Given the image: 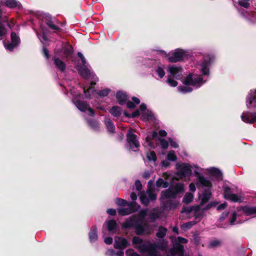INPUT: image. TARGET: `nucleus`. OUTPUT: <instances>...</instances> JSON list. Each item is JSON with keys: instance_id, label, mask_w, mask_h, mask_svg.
Here are the masks:
<instances>
[{"instance_id": "nucleus-3", "label": "nucleus", "mask_w": 256, "mask_h": 256, "mask_svg": "<svg viewBox=\"0 0 256 256\" xmlns=\"http://www.w3.org/2000/svg\"><path fill=\"white\" fill-rule=\"evenodd\" d=\"M215 60V56L212 54L206 53L202 55V58L196 64V68L200 72V76L204 79L208 80L210 76V68Z\"/></svg>"}, {"instance_id": "nucleus-34", "label": "nucleus", "mask_w": 256, "mask_h": 256, "mask_svg": "<svg viewBox=\"0 0 256 256\" xmlns=\"http://www.w3.org/2000/svg\"><path fill=\"white\" fill-rule=\"evenodd\" d=\"M104 124L106 128L110 132H114L115 130V126L114 123L109 118H106L104 119Z\"/></svg>"}, {"instance_id": "nucleus-16", "label": "nucleus", "mask_w": 256, "mask_h": 256, "mask_svg": "<svg viewBox=\"0 0 256 256\" xmlns=\"http://www.w3.org/2000/svg\"><path fill=\"white\" fill-rule=\"evenodd\" d=\"M126 206L128 208H120L118 209L119 214L123 216L128 215L137 211L140 208V206L135 202H130Z\"/></svg>"}, {"instance_id": "nucleus-5", "label": "nucleus", "mask_w": 256, "mask_h": 256, "mask_svg": "<svg viewBox=\"0 0 256 256\" xmlns=\"http://www.w3.org/2000/svg\"><path fill=\"white\" fill-rule=\"evenodd\" d=\"M154 52L163 58H167L168 62H171L182 61L188 56V50L180 48L168 54L163 50H156Z\"/></svg>"}, {"instance_id": "nucleus-24", "label": "nucleus", "mask_w": 256, "mask_h": 256, "mask_svg": "<svg viewBox=\"0 0 256 256\" xmlns=\"http://www.w3.org/2000/svg\"><path fill=\"white\" fill-rule=\"evenodd\" d=\"M140 110L141 112L142 117V119L149 120H152L153 118V114L146 108V106L144 104H142L140 106Z\"/></svg>"}, {"instance_id": "nucleus-47", "label": "nucleus", "mask_w": 256, "mask_h": 256, "mask_svg": "<svg viewBox=\"0 0 256 256\" xmlns=\"http://www.w3.org/2000/svg\"><path fill=\"white\" fill-rule=\"evenodd\" d=\"M88 124L92 128L94 129H96V128H98V124L96 120H88Z\"/></svg>"}, {"instance_id": "nucleus-26", "label": "nucleus", "mask_w": 256, "mask_h": 256, "mask_svg": "<svg viewBox=\"0 0 256 256\" xmlns=\"http://www.w3.org/2000/svg\"><path fill=\"white\" fill-rule=\"evenodd\" d=\"M0 2L11 8H18L19 9L22 8L21 4L16 0H1Z\"/></svg>"}, {"instance_id": "nucleus-49", "label": "nucleus", "mask_w": 256, "mask_h": 256, "mask_svg": "<svg viewBox=\"0 0 256 256\" xmlns=\"http://www.w3.org/2000/svg\"><path fill=\"white\" fill-rule=\"evenodd\" d=\"M126 256H140V255L132 249H128L126 252Z\"/></svg>"}, {"instance_id": "nucleus-55", "label": "nucleus", "mask_w": 256, "mask_h": 256, "mask_svg": "<svg viewBox=\"0 0 256 256\" xmlns=\"http://www.w3.org/2000/svg\"><path fill=\"white\" fill-rule=\"evenodd\" d=\"M148 209H143L139 212V214L142 218H144L148 214Z\"/></svg>"}, {"instance_id": "nucleus-18", "label": "nucleus", "mask_w": 256, "mask_h": 256, "mask_svg": "<svg viewBox=\"0 0 256 256\" xmlns=\"http://www.w3.org/2000/svg\"><path fill=\"white\" fill-rule=\"evenodd\" d=\"M224 198L227 200L233 202H240L241 198L238 195L234 194L232 190L226 184L223 186Z\"/></svg>"}, {"instance_id": "nucleus-6", "label": "nucleus", "mask_w": 256, "mask_h": 256, "mask_svg": "<svg viewBox=\"0 0 256 256\" xmlns=\"http://www.w3.org/2000/svg\"><path fill=\"white\" fill-rule=\"evenodd\" d=\"M122 226L124 228H134L136 233L138 235L142 234L144 233H150L148 226L146 224H143L136 218L130 217L128 218L122 224Z\"/></svg>"}, {"instance_id": "nucleus-45", "label": "nucleus", "mask_w": 256, "mask_h": 256, "mask_svg": "<svg viewBox=\"0 0 256 256\" xmlns=\"http://www.w3.org/2000/svg\"><path fill=\"white\" fill-rule=\"evenodd\" d=\"M116 204L120 206H125L130 202H127L126 200L122 198H116L115 201Z\"/></svg>"}, {"instance_id": "nucleus-31", "label": "nucleus", "mask_w": 256, "mask_h": 256, "mask_svg": "<svg viewBox=\"0 0 256 256\" xmlns=\"http://www.w3.org/2000/svg\"><path fill=\"white\" fill-rule=\"evenodd\" d=\"M89 239L91 242H95L98 239L97 228L96 226H94L90 229L89 232Z\"/></svg>"}, {"instance_id": "nucleus-44", "label": "nucleus", "mask_w": 256, "mask_h": 256, "mask_svg": "<svg viewBox=\"0 0 256 256\" xmlns=\"http://www.w3.org/2000/svg\"><path fill=\"white\" fill-rule=\"evenodd\" d=\"M196 223V222L194 220L186 222L182 226V228L184 230L189 229Z\"/></svg>"}, {"instance_id": "nucleus-11", "label": "nucleus", "mask_w": 256, "mask_h": 256, "mask_svg": "<svg viewBox=\"0 0 256 256\" xmlns=\"http://www.w3.org/2000/svg\"><path fill=\"white\" fill-rule=\"evenodd\" d=\"M78 70L80 74L84 78L86 79L90 78L92 79V81L90 82V86H94L96 82L98 81V78L96 76L93 72L88 67L86 64L78 66Z\"/></svg>"}, {"instance_id": "nucleus-9", "label": "nucleus", "mask_w": 256, "mask_h": 256, "mask_svg": "<svg viewBox=\"0 0 256 256\" xmlns=\"http://www.w3.org/2000/svg\"><path fill=\"white\" fill-rule=\"evenodd\" d=\"M176 175L180 178L190 176L192 174V166L189 163L180 162L176 165Z\"/></svg>"}, {"instance_id": "nucleus-8", "label": "nucleus", "mask_w": 256, "mask_h": 256, "mask_svg": "<svg viewBox=\"0 0 256 256\" xmlns=\"http://www.w3.org/2000/svg\"><path fill=\"white\" fill-rule=\"evenodd\" d=\"M70 92L73 96L72 102L74 104L75 106L80 110L82 112L88 111V114L91 116H94V112L89 106L88 104L86 102L77 100L78 98L80 96V94L76 93L73 89H70Z\"/></svg>"}, {"instance_id": "nucleus-62", "label": "nucleus", "mask_w": 256, "mask_h": 256, "mask_svg": "<svg viewBox=\"0 0 256 256\" xmlns=\"http://www.w3.org/2000/svg\"><path fill=\"white\" fill-rule=\"evenodd\" d=\"M112 238L111 237H106L104 238V242L107 244H110L112 243Z\"/></svg>"}, {"instance_id": "nucleus-28", "label": "nucleus", "mask_w": 256, "mask_h": 256, "mask_svg": "<svg viewBox=\"0 0 256 256\" xmlns=\"http://www.w3.org/2000/svg\"><path fill=\"white\" fill-rule=\"evenodd\" d=\"M44 18L46 20V24L50 28L53 30H59L60 28L59 26H56L53 21L52 20L51 16L49 14H44Z\"/></svg>"}, {"instance_id": "nucleus-52", "label": "nucleus", "mask_w": 256, "mask_h": 256, "mask_svg": "<svg viewBox=\"0 0 256 256\" xmlns=\"http://www.w3.org/2000/svg\"><path fill=\"white\" fill-rule=\"evenodd\" d=\"M37 36L39 40H40V42L42 43H44V42H46L47 40V37L46 36V34L43 32V34L42 36H40L38 33H36Z\"/></svg>"}, {"instance_id": "nucleus-37", "label": "nucleus", "mask_w": 256, "mask_h": 256, "mask_svg": "<svg viewBox=\"0 0 256 256\" xmlns=\"http://www.w3.org/2000/svg\"><path fill=\"white\" fill-rule=\"evenodd\" d=\"M166 232V228L163 226H160L158 228V232H156V236L158 238H163L165 236Z\"/></svg>"}, {"instance_id": "nucleus-30", "label": "nucleus", "mask_w": 256, "mask_h": 256, "mask_svg": "<svg viewBox=\"0 0 256 256\" xmlns=\"http://www.w3.org/2000/svg\"><path fill=\"white\" fill-rule=\"evenodd\" d=\"M162 213V212H161L160 208H154L152 210V212L149 214L150 218L152 220V221L154 222L157 218H160Z\"/></svg>"}, {"instance_id": "nucleus-39", "label": "nucleus", "mask_w": 256, "mask_h": 256, "mask_svg": "<svg viewBox=\"0 0 256 256\" xmlns=\"http://www.w3.org/2000/svg\"><path fill=\"white\" fill-rule=\"evenodd\" d=\"M166 158L168 160L175 162L177 159V157L176 155L175 152L174 150L170 151L166 156Z\"/></svg>"}, {"instance_id": "nucleus-12", "label": "nucleus", "mask_w": 256, "mask_h": 256, "mask_svg": "<svg viewBox=\"0 0 256 256\" xmlns=\"http://www.w3.org/2000/svg\"><path fill=\"white\" fill-rule=\"evenodd\" d=\"M205 210L203 208L202 205L193 206L191 207H184L182 210V213H192L195 219H202L204 216Z\"/></svg>"}, {"instance_id": "nucleus-36", "label": "nucleus", "mask_w": 256, "mask_h": 256, "mask_svg": "<svg viewBox=\"0 0 256 256\" xmlns=\"http://www.w3.org/2000/svg\"><path fill=\"white\" fill-rule=\"evenodd\" d=\"M110 113L114 117H118L121 114V108L118 106H114L110 111Z\"/></svg>"}, {"instance_id": "nucleus-2", "label": "nucleus", "mask_w": 256, "mask_h": 256, "mask_svg": "<svg viewBox=\"0 0 256 256\" xmlns=\"http://www.w3.org/2000/svg\"><path fill=\"white\" fill-rule=\"evenodd\" d=\"M207 82L202 76L195 72H190L182 80L183 86L178 88V92L186 94L192 92L194 88L197 89L201 87Z\"/></svg>"}, {"instance_id": "nucleus-61", "label": "nucleus", "mask_w": 256, "mask_h": 256, "mask_svg": "<svg viewBox=\"0 0 256 256\" xmlns=\"http://www.w3.org/2000/svg\"><path fill=\"white\" fill-rule=\"evenodd\" d=\"M127 107L129 108H133L136 107V104L130 101H128L126 102Z\"/></svg>"}, {"instance_id": "nucleus-29", "label": "nucleus", "mask_w": 256, "mask_h": 256, "mask_svg": "<svg viewBox=\"0 0 256 256\" xmlns=\"http://www.w3.org/2000/svg\"><path fill=\"white\" fill-rule=\"evenodd\" d=\"M154 74L158 75V78H162L165 75L164 66L160 64L156 66L154 70Z\"/></svg>"}, {"instance_id": "nucleus-22", "label": "nucleus", "mask_w": 256, "mask_h": 256, "mask_svg": "<svg viewBox=\"0 0 256 256\" xmlns=\"http://www.w3.org/2000/svg\"><path fill=\"white\" fill-rule=\"evenodd\" d=\"M128 245L126 239L120 237L116 236L114 238V247L116 249L124 250Z\"/></svg>"}, {"instance_id": "nucleus-56", "label": "nucleus", "mask_w": 256, "mask_h": 256, "mask_svg": "<svg viewBox=\"0 0 256 256\" xmlns=\"http://www.w3.org/2000/svg\"><path fill=\"white\" fill-rule=\"evenodd\" d=\"M135 186L136 187V189L138 191L140 190H142V184H141L139 180H136V182H135Z\"/></svg>"}, {"instance_id": "nucleus-48", "label": "nucleus", "mask_w": 256, "mask_h": 256, "mask_svg": "<svg viewBox=\"0 0 256 256\" xmlns=\"http://www.w3.org/2000/svg\"><path fill=\"white\" fill-rule=\"evenodd\" d=\"M238 4L244 8H248L250 6L249 0H240Z\"/></svg>"}, {"instance_id": "nucleus-50", "label": "nucleus", "mask_w": 256, "mask_h": 256, "mask_svg": "<svg viewBox=\"0 0 256 256\" xmlns=\"http://www.w3.org/2000/svg\"><path fill=\"white\" fill-rule=\"evenodd\" d=\"M218 203L216 202H212L208 203L205 207H203L204 210L206 211L211 208L212 207L216 206Z\"/></svg>"}, {"instance_id": "nucleus-20", "label": "nucleus", "mask_w": 256, "mask_h": 256, "mask_svg": "<svg viewBox=\"0 0 256 256\" xmlns=\"http://www.w3.org/2000/svg\"><path fill=\"white\" fill-rule=\"evenodd\" d=\"M10 37L11 42L10 43L6 44L5 42H4V48L10 52L12 51L20 43V37L16 35V32H12Z\"/></svg>"}, {"instance_id": "nucleus-46", "label": "nucleus", "mask_w": 256, "mask_h": 256, "mask_svg": "<svg viewBox=\"0 0 256 256\" xmlns=\"http://www.w3.org/2000/svg\"><path fill=\"white\" fill-rule=\"evenodd\" d=\"M160 144L163 149H166L168 146V142L164 138H160Z\"/></svg>"}, {"instance_id": "nucleus-4", "label": "nucleus", "mask_w": 256, "mask_h": 256, "mask_svg": "<svg viewBox=\"0 0 256 256\" xmlns=\"http://www.w3.org/2000/svg\"><path fill=\"white\" fill-rule=\"evenodd\" d=\"M196 186L198 189H204L202 192L200 204L203 205L210 200L212 196V184L211 182L204 176H198L196 182Z\"/></svg>"}, {"instance_id": "nucleus-21", "label": "nucleus", "mask_w": 256, "mask_h": 256, "mask_svg": "<svg viewBox=\"0 0 256 256\" xmlns=\"http://www.w3.org/2000/svg\"><path fill=\"white\" fill-rule=\"evenodd\" d=\"M241 118L246 123L250 124L254 123L256 122V112H244L241 115Z\"/></svg>"}, {"instance_id": "nucleus-53", "label": "nucleus", "mask_w": 256, "mask_h": 256, "mask_svg": "<svg viewBox=\"0 0 256 256\" xmlns=\"http://www.w3.org/2000/svg\"><path fill=\"white\" fill-rule=\"evenodd\" d=\"M170 145L172 147L174 148H178V144H177V142L174 140H172L171 138H170L168 139Z\"/></svg>"}, {"instance_id": "nucleus-58", "label": "nucleus", "mask_w": 256, "mask_h": 256, "mask_svg": "<svg viewBox=\"0 0 256 256\" xmlns=\"http://www.w3.org/2000/svg\"><path fill=\"white\" fill-rule=\"evenodd\" d=\"M164 180L162 178H159L156 182V186L158 188L162 186Z\"/></svg>"}, {"instance_id": "nucleus-25", "label": "nucleus", "mask_w": 256, "mask_h": 256, "mask_svg": "<svg viewBox=\"0 0 256 256\" xmlns=\"http://www.w3.org/2000/svg\"><path fill=\"white\" fill-rule=\"evenodd\" d=\"M152 244L154 245V252L156 254H158L159 255L158 252H157V250H159L161 251H164L168 246V242L166 240H160L155 243H152Z\"/></svg>"}, {"instance_id": "nucleus-35", "label": "nucleus", "mask_w": 256, "mask_h": 256, "mask_svg": "<svg viewBox=\"0 0 256 256\" xmlns=\"http://www.w3.org/2000/svg\"><path fill=\"white\" fill-rule=\"evenodd\" d=\"M105 226H106L109 231L112 232L116 228V222L114 220H110L107 221L103 227L104 228Z\"/></svg>"}, {"instance_id": "nucleus-27", "label": "nucleus", "mask_w": 256, "mask_h": 256, "mask_svg": "<svg viewBox=\"0 0 256 256\" xmlns=\"http://www.w3.org/2000/svg\"><path fill=\"white\" fill-rule=\"evenodd\" d=\"M116 98L118 101V103L120 105H123L126 104L128 99L126 94L122 91H118L116 94Z\"/></svg>"}, {"instance_id": "nucleus-23", "label": "nucleus", "mask_w": 256, "mask_h": 256, "mask_svg": "<svg viewBox=\"0 0 256 256\" xmlns=\"http://www.w3.org/2000/svg\"><path fill=\"white\" fill-rule=\"evenodd\" d=\"M74 50L71 45L66 44L61 51L58 52V56L62 57V58H70L73 54Z\"/></svg>"}, {"instance_id": "nucleus-13", "label": "nucleus", "mask_w": 256, "mask_h": 256, "mask_svg": "<svg viewBox=\"0 0 256 256\" xmlns=\"http://www.w3.org/2000/svg\"><path fill=\"white\" fill-rule=\"evenodd\" d=\"M126 136L128 148L134 152H136L140 146V143L137 140L136 135L134 134L132 130H130L126 134Z\"/></svg>"}, {"instance_id": "nucleus-60", "label": "nucleus", "mask_w": 256, "mask_h": 256, "mask_svg": "<svg viewBox=\"0 0 256 256\" xmlns=\"http://www.w3.org/2000/svg\"><path fill=\"white\" fill-rule=\"evenodd\" d=\"M151 174H152V172H150V171H145L144 174H143V175H142V176L145 179H148L150 175H151Z\"/></svg>"}, {"instance_id": "nucleus-19", "label": "nucleus", "mask_w": 256, "mask_h": 256, "mask_svg": "<svg viewBox=\"0 0 256 256\" xmlns=\"http://www.w3.org/2000/svg\"><path fill=\"white\" fill-rule=\"evenodd\" d=\"M246 105L248 109L256 110V89L250 90L246 97Z\"/></svg>"}, {"instance_id": "nucleus-43", "label": "nucleus", "mask_w": 256, "mask_h": 256, "mask_svg": "<svg viewBox=\"0 0 256 256\" xmlns=\"http://www.w3.org/2000/svg\"><path fill=\"white\" fill-rule=\"evenodd\" d=\"M172 78H173L172 76L168 75L166 82L170 86L176 87L178 86V83L176 80H173Z\"/></svg>"}, {"instance_id": "nucleus-14", "label": "nucleus", "mask_w": 256, "mask_h": 256, "mask_svg": "<svg viewBox=\"0 0 256 256\" xmlns=\"http://www.w3.org/2000/svg\"><path fill=\"white\" fill-rule=\"evenodd\" d=\"M168 74H170L168 76H172L173 78H176V80H182V78H184V70L180 66H169L168 68Z\"/></svg>"}, {"instance_id": "nucleus-10", "label": "nucleus", "mask_w": 256, "mask_h": 256, "mask_svg": "<svg viewBox=\"0 0 256 256\" xmlns=\"http://www.w3.org/2000/svg\"><path fill=\"white\" fill-rule=\"evenodd\" d=\"M94 86H88L86 89V87L83 88L84 92L86 98H89L91 95H93L95 97L98 96L100 97H104L107 96L111 91L110 89L106 88L98 91L96 90L92 87Z\"/></svg>"}, {"instance_id": "nucleus-40", "label": "nucleus", "mask_w": 256, "mask_h": 256, "mask_svg": "<svg viewBox=\"0 0 256 256\" xmlns=\"http://www.w3.org/2000/svg\"><path fill=\"white\" fill-rule=\"evenodd\" d=\"M193 199H194L193 194L192 193H190V192H188L185 194V196L183 198V202H184V203L188 204V203H190L191 202H192Z\"/></svg>"}, {"instance_id": "nucleus-63", "label": "nucleus", "mask_w": 256, "mask_h": 256, "mask_svg": "<svg viewBox=\"0 0 256 256\" xmlns=\"http://www.w3.org/2000/svg\"><path fill=\"white\" fill-rule=\"evenodd\" d=\"M226 206H227L226 202H224L223 204H222L218 206L217 210H224L226 208Z\"/></svg>"}, {"instance_id": "nucleus-15", "label": "nucleus", "mask_w": 256, "mask_h": 256, "mask_svg": "<svg viewBox=\"0 0 256 256\" xmlns=\"http://www.w3.org/2000/svg\"><path fill=\"white\" fill-rule=\"evenodd\" d=\"M152 243L149 241L142 242L141 244L138 245L136 248L139 250L140 252H147L146 256H158V254H156L153 250Z\"/></svg>"}, {"instance_id": "nucleus-51", "label": "nucleus", "mask_w": 256, "mask_h": 256, "mask_svg": "<svg viewBox=\"0 0 256 256\" xmlns=\"http://www.w3.org/2000/svg\"><path fill=\"white\" fill-rule=\"evenodd\" d=\"M132 243L135 244L139 245L142 244V240L138 236H134L132 238Z\"/></svg>"}, {"instance_id": "nucleus-33", "label": "nucleus", "mask_w": 256, "mask_h": 256, "mask_svg": "<svg viewBox=\"0 0 256 256\" xmlns=\"http://www.w3.org/2000/svg\"><path fill=\"white\" fill-rule=\"evenodd\" d=\"M209 172L218 179L222 178V174L221 171L216 168H210L208 169Z\"/></svg>"}, {"instance_id": "nucleus-7", "label": "nucleus", "mask_w": 256, "mask_h": 256, "mask_svg": "<svg viewBox=\"0 0 256 256\" xmlns=\"http://www.w3.org/2000/svg\"><path fill=\"white\" fill-rule=\"evenodd\" d=\"M242 214H244L246 216H250L256 214V206H244L238 207L236 210L232 214L230 220V224L234 225L235 224L242 222H236V219L238 216Z\"/></svg>"}, {"instance_id": "nucleus-41", "label": "nucleus", "mask_w": 256, "mask_h": 256, "mask_svg": "<svg viewBox=\"0 0 256 256\" xmlns=\"http://www.w3.org/2000/svg\"><path fill=\"white\" fill-rule=\"evenodd\" d=\"M146 158L149 161L156 162V154L154 151H151L148 152L146 154Z\"/></svg>"}, {"instance_id": "nucleus-32", "label": "nucleus", "mask_w": 256, "mask_h": 256, "mask_svg": "<svg viewBox=\"0 0 256 256\" xmlns=\"http://www.w3.org/2000/svg\"><path fill=\"white\" fill-rule=\"evenodd\" d=\"M54 64L58 68L60 71L64 72L66 68V64L64 62L56 58V56L54 57Z\"/></svg>"}, {"instance_id": "nucleus-64", "label": "nucleus", "mask_w": 256, "mask_h": 256, "mask_svg": "<svg viewBox=\"0 0 256 256\" xmlns=\"http://www.w3.org/2000/svg\"><path fill=\"white\" fill-rule=\"evenodd\" d=\"M42 52H43V54H44V56H45V57L46 58L48 59V58H49L48 52V50L46 49V48H45L44 46L42 48Z\"/></svg>"}, {"instance_id": "nucleus-17", "label": "nucleus", "mask_w": 256, "mask_h": 256, "mask_svg": "<svg viewBox=\"0 0 256 256\" xmlns=\"http://www.w3.org/2000/svg\"><path fill=\"white\" fill-rule=\"evenodd\" d=\"M140 200L142 204L148 206L150 201H154L156 198V194L154 190L148 189L146 193H142L140 196Z\"/></svg>"}, {"instance_id": "nucleus-54", "label": "nucleus", "mask_w": 256, "mask_h": 256, "mask_svg": "<svg viewBox=\"0 0 256 256\" xmlns=\"http://www.w3.org/2000/svg\"><path fill=\"white\" fill-rule=\"evenodd\" d=\"M106 254L108 256H116V251L113 249H108Z\"/></svg>"}, {"instance_id": "nucleus-1", "label": "nucleus", "mask_w": 256, "mask_h": 256, "mask_svg": "<svg viewBox=\"0 0 256 256\" xmlns=\"http://www.w3.org/2000/svg\"><path fill=\"white\" fill-rule=\"evenodd\" d=\"M184 192V186L182 182H173L169 188L162 191L160 202L162 208L164 210H174L179 204V202L172 199H175L179 194Z\"/></svg>"}, {"instance_id": "nucleus-59", "label": "nucleus", "mask_w": 256, "mask_h": 256, "mask_svg": "<svg viewBox=\"0 0 256 256\" xmlns=\"http://www.w3.org/2000/svg\"><path fill=\"white\" fill-rule=\"evenodd\" d=\"M106 212L110 216H115L116 214V210L114 208H108Z\"/></svg>"}, {"instance_id": "nucleus-42", "label": "nucleus", "mask_w": 256, "mask_h": 256, "mask_svg": "<svg viewBox=\"0 0 256 256\" xmlns=\"http://www.w3.org/2000/svg\"><path fill=\"white\" fill-rule=\"evenodd\" d=\"M221 244V242L218 240H214L210 241L208 244L209 248H216Z\"/></svg>"}, {"instance_id": "nucleus-57", "label": "nucleus", "mask_w": 256, "mask_h": 256, "mask_svg": "<svg viewBox=\"0 0 256 256\" xmlns=\"http://www.w3.org/2000/svg\"><path fill=\"white\" fill-rule=\"evenodd\" d=\"M78 56L81 59L82 64L84 65L86 64V60L82 52H78Z\"/></svg>"}, {"instance_id": "nucleus-38", "label": "nucleus", "mask_w": 256, "mask_h": 256, "mask_svg": "<svg viewBox=\"0 0 256 256\" xmlns=\"http://www.w3.org/2000/svg\"><path fill=\"white\" fill-rule=\"evenodd\" d=\"M192 170H194V174H195V176L196 177V182H197V181H198V176H204L200 175V174H201V168L200 167H199L197 165H195V164H192Z\"/></svg>"}]
</instances>
